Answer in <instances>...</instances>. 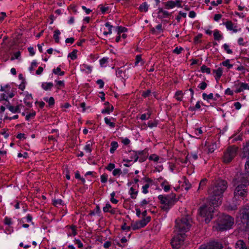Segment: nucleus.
<instances>
[{
  "label": "nucleus",
  "mask_w": 249,
  "mask_h": 249,
  "mask_svg": "<svg viewBox=\"0 0 249 249\" xmlns=\"http://www.w3.org/2000/svg\"><path fill=\"white\" fill-rule=\"evenodd\" d=\"M118 34H120V33H124L126 31L127 29L125 27H123L122 26H118Z\"/></svg>",
  "instance_id": "680f3d73"
},
{
  "label": "nucleus",
  "mask_w": 249,
  "mask_h": 249,
  "mask_svg": "<svg viewBox=\"0 0 249 249\" xmlns=\"http://www.w3.org/2000/svg\"><path fill=\"white\" fill-rule=\"evenodd\" d=\"M180 0H177L176 1L173 0H169L166 2V6L168 8H173L176 5V3H178V5H177V6L178 7H181Z\"/></svg>",
  "instance_id": "dca6fc26"
},
{
  "label": "nucleus",
  "mask_w": 249,
  "mask_h": 249,
  "mask_svg": "<svg viewBox=\"0 0 249 249\" xmlns=\"http://www.w3.org/2000/svg\"><path fill=\"white\" fill-rule=\"evenodd\" d=\"M99 8L100 9L102 13L105 14L108 12L109 7L108 6H104L102 5H100L99 6Z\"/></svg>",
  "instance_id": "58836bf2"
},
{
  "label": "nucleus",
  "mask_w": 249,
  "mask_h": 249,
  "mask_svg": "<svg viewBox=\"0 0 249 249\" xmlns=\"http://www.w3.org/2000/svg\"><path fill=\"white\" fill-rule=\"evenodd\" d=\"M234 223L233 218L229 215H222L218 219L216 228L223 231L230 229Z\"/></svg>",
  "instance_id": "20e7f679"
},
{
  "label": "nucleus",
  "mask_w": 249,
  "mask_h": 249,
  "mask_svg": "<svg viewBox=\"0 0 249 249\" xmlns=\"http://www.w3.org/2000/svg\"><path fill=\"white\" fill-rule=\"evenodd\" d=\"M242 222L246 224L247 227L249 229V206H247L240 211Z\"/></svg>",
  "instance_id": "9d476101"
},
{
  "label": "nucleus",
  "mask_w": 249,
  "mask_h": 249,
  "mask_svg": "<svg viewBox=\"0 0 249 249\" xmlns=\"http://www.w3.org/2000/svg\"><path fill=\"white\" fill-rule=\"evenodd\" d=\"M232 88L234 89L235 93H239L246 89L249 90V84L237 80L234 82Z\"/></svg>",
  "instance_id": "6e6552de"
},
{
  "label": "nucleus",
  "mask_w": 249,
  "mask_h": 249,
  "mask_svg": "<svg viewBox=\"0 0 249 249\" xmlns=\"http://www.w3.org/2000/svg\"><path fill=\"white\" fill-rule=\"evenodd\" d=\"M159 12L162 13V15L164 18L168 17L170 15L168 11L163 10L161 9L160 10Z\"/></svg>",
  "instance_id": "69168bd1"
},
{
  "label": "nucleus",
  "mask_w": 249,
  "mask_h": 249,
  "mask_svg": "<svg viewBox=\"0 0 249 249\" xmlns=\"http://www.w3.org/2000/svg\"><path fill=\"white\" fill-rule=\"evenodd\" d=\"M108 176L107 174H103L101 176V181L102 183H106L107 180Z\"/></svg>",
  "instance_id": "4d7b16f0"
},
{
  "label": "nucleus",
  "mask_w": 249,
  "mask_h": 249,
  "mask_svg": "<svg viewBox=\"0 0 249 249\" xmlns=\"http://www.w3.org/2000/svg\"><path fill=\"white\" fill-rule=\"evenodd\" d=\"M201 71L203 73L210 74L211 73V69L206 65H203L201 67Z\"/></svg>",
  "instance_id": "72a5a7b5"
},
{
  "label": "nucleus",
  "mask_w": 249,
  "mask_h": 249,
  "mask_svg": "<svg viewBox=\"0 0 249 249\" xmlns=\"http://www.w3.org/2000/svg\"><path fill=\"white\" fill-rule=\"evenodd\" d=\"M151 92V90H149V89H148L146 91H144L142 92V97H143L144 98H146V97H148L149 96V95H150Z\"/></svg>",
  "instance_id": "052dcab7"
},
{
  "label": "nucleus",
  "mask_w": 249,
  "mask_h": 249,
  "mask_svg": "<svg viewBox=\"0 0 249 249\" xmlns=\"http://www.w3.org/2000/svg\"><path fill=\"white\" fill-rule=\"evenodd\" d=\"M192 222L191 218L188 216L177 219L175 226L176 232L185 234L191 227Z\"/></svg>",
  "instance_id": "7ed1b4c3"
},
{
  "label": "nucleus",
  "mask_w": 249,
  "mask_h": 249,
  "mask_svg": "<svg viewBox=\"0 0 249 249\" xmlns=\"http://www.w3.org/2000/svg\"><path fill=\"white\" fill-rule=\"evenodd\" d=\"M175 194L167 196L159 195L158 199L160 200L161 209L165 211H168L175 204Z\"/></svg>",
  "instance_id": "39448f33"
},
{
  "label": "nucleus",
  "mask_w": 249,
  "mask_h": 249,
  "mask_svg": "<svg viewBox=\"0 0 249 249\" xmlns=\"http://www.w3.org/2000/svg\"><path fill=\"white\" fill-rule=\"evenodd\" d=\"M201 106H200V102L199 101H198L195 107H190L189 109V110L191 111H194L196 110V109H199L200 108Z\"/></svg>",
  "instance_id": "8fccbe9b"
},
{
  "label": "nucleus",
  "mask_w": 249,
  "mask_h": 249,
  "mask_svg": "<svg viewBox=\"0 0 249 249\" xmlns=\"http://www.w3.org/2000/svg\"><path fill=\"white\" fill-rule=\"evenodd\" d=\"M234 185H237L234 191V197L237 199L244 197L247 195V186L249 185V175L248 174H237L233 180Z\"/></svg>",
  "instance_id": "f03ea898"
},
{
  "label": "nucleus",
  "mask_w": 249,
  "mask_h": 249,
  "mask_svg": "<svg viewBox=\"0 0 249 249\" xmlns=\"http://www.w3.org/2000/svg\"><path fill=\"white\" fill-rule=\"evenodd\" d=\"M176 235L171 241L173 248L175 249H178L183 244L185 234L176 232Z\"/></svg>",
  "instance_id": "1a4fd4ad"
},
{
  "label": "nucleus",
  "mask_w": 249,
  "mask_h": 249,
  "mask_svg": "<svg viewBox=\"0 0 249 249\" xmlns=\"http://www.w3.org/2000/svg\"><path fill=\"white\" fill-rule=\"evenodd\" d=\"M161 186L163 190L165 192H169L171 189L170 185H169V183L166 180H164L161 183Z\"/></svg>",
  "instance_id": "412c9836"
},
{
  "label": "nucleus",
  "mask_w": 249,
  "mask_h": 249,
  "mask_svg": "<svg viewBox=\"0 0 249 249\" xmlns=\"http://www.w3.org/2000/svg\"><path fill=\"white\" fill-rule=\"evenodd\" d=\"M111 208V206L110 204L107 203L106 206L103 208V211L105 213L108 212Z\"/></svg>",
  "instance_id": "6e6d98bb"
},
{
  "label": "nucleus",
  "mask_w": 249,
  "mask_h": 249,
  "mask_svg": "<svg viewBox=\"0 0 249 249\" xmlns=\"http://www.w3.org/2000/svg\"><path fill=\"white\" fill-rule=\"evenodd\" d=\"M221 244L217 242H210L207 245H202L198 249H222Z\"/></svg>",
  "instance_id": "f8f14e48"
},
{
  "label": "nucleus",
  "mask_w": 249,
  "mask_h": 249,
  "mask_svg": "<svg viewBox=\"0 0 249 249\" xmlns=\"http://www.w3.org/2000/svg\"><path fill=\"white\" fill-rule=\"evenodd\" d=\"M227 182L225 180H216L208 190L210 203L215 206L220 204L223 194L227 189Z\"/></svg>",
  "instance_id": "f257e3e1"
},
{
  "label": "nucleus",
  "mask_w": 249,
  "mask_h": 249,
  "mask_svg": "<svg viewBox=\"0 0 249 249\" xmlns=\"http://www.w3.org/2000/svg\"><path fill=\"white\" fill-rule=\"evenodd\" d=\"M235 248L236 249H249L245 242L241 240L237 241L235 244Z\"/></svg>",
  "instance_id": "f3484780"
},
{
  "label": "nucleus",
  "mask_w": 249,
  "mask_h": 249,
  "mask_svg": "<svg viewBox=\"0 0 249 249\" xmlns=\"http://www.w3.org/2000/svg\"><path fill=\"white\" fill-rule=\"evenodd\" d=\"M237 147L234 146H229L224 153L223 161L229 163L235 157L237 154Z\"/></svg>",
  "instance_id": "0eeeda50"
},
{
  "label": "nucleus",
  "mask_w": 249,
  "mask_h": 249,
  "mask_svg": "<svg viewBox=\"0 0 249 249\" xmlns=\"http://www.w3.org/2000/svg\"><path fill=\"white\" fill-rule=\"evenodd\" d=\"M44 100L47 102L48 101L50 106H53L54 104V99L53 97H50L49 99L47 98H44Z\"/></svg>",
  "instance_id": "a18cd8bd"
},
{
  "label": "nucleus",
  "mask_w": 249,
  "mask_h": 249,
  "mask_svg": "<svg viewBox=\"0 0 249 249\" xmlns=\"http://www.w3.org/2000/svg\"><path fill=\"white\" fill-rule=\"evenodd\" d=\"M213 206L204 205L200 207L198 212L200 216L203 217L206 223H208L212 220L213 216L214 208Z\"/></svg>",
  "instance_id": "423d86ee"
},
{
  "label": "nucleus",
  "mask_w": 249,
  "mask_h": 249,
  "mask_svg": "<svg viewBox=\"0 0 249 249\" xmlns=\"http://www.w3.org/2000/svg\"><path fill=\"white\" fill-rule=\"evenodd\" d=\"M92 142L91 141H88L87 142L86 144L84 147V149L86 152L90 153L92 151Z\"/></svg>",
  "instance_id": "b1692460"
},
{
  "label": "nucleus",
  "mask_w": 249,
  "mask_h": 249,
  "mask_svg": "<svg viewBox=\"0 0 249 249\" xmlns=\"http://www.w3.org/2000/svg\"><path fill=\"white\" fill-rule=\"evenodd\" d=\"M234 93V89L231 90L230 88H227L225 91V94L226 95H233Z\"/></svg>",
  "instance_id": "864d4df0"
},
{
  "label": "nucleus",
  "mask_w": 249,
  "mask_h": 249,
  "mask_svg": "<svg viewBox=\"0 0 249 249\" xmlns=\"http://www.w3.org/2000/svg\"><path fill=\"white\" fill-rule=\"evenodd\" d=\"M148 8V5L146 2L142 3L139 7V10L141 12H147Z\"/></svg>",
  "instance_id": "7c9ffc66"
},
{
  "label": "nucleus",
  "mask_w": 249,
  "mask_h": 249,
  "mask_svg": "<svg viewBox=\"0 0 249 249\" xmlns=\"http://www.w3.org/2000/svg\"><path fill=\"white\" fill-rule=\"evenodd\" d=\"M150 216L143 217L142 220L132 224V229L136 230L143 228L150 222Z\"/></svg>",
  "instance_id": "9b49d317"
},
{
  "label": "nucleus",
  "mask_w": 249,
  "mask_h": 249,
  "mask_svg": "<svg viewBox=\"0 0 249 249\" xmlns=\"http://www.w3.org/2000/svg\"><path fill=\"white\" fill-rule=\"evenodd\" d=\"M207 86V84L205 82H202L199 84L198 88L202 90H204Z\"/></svg>",
  "instance_id": "5fc2aeb1"
},
{
  "label": "nucleus",
  "mask_w": 249,
  "mask_h": 249,
  "mask_svg": "<svg viewBox=\"0 0 249 249\" xmlns=\"http://www.w3.org/2000/svg\"><path fill=\"white\" fill-rule=\"evenodd\" d=\"M129 192L132 198H136L137 194L138 193V191H136L135 189H134L133 187H131Z\"/></svg>",
  "instance_id": "bb28decb"
},
{
  "label": "nucleus",
  "mask_w": 249,
  "mask_h": 249,
  "mask_svg": "<svg viewBox=\"0 0 249 249\" xmlns=\"http://www.w3.org/2000/svg\"><path fill=\"white\" fill-rule=\"evenodd\" d=\"M230 60L229 59H227L225 61H223L220 64V65L226 67L228 69H231L233 67V65L230 64Z\"/></svg>",
  "instance_id": "c85d7f7f"
},
{
  "label": "nucleus",
  "mask_w": 249,
  "mask_h": 249,
  "mask_svg": "<svg viewBox=\"0 0 249 249\" xmlns=\"http://www.w3.org/2000/svg\"><path fill=\"white\" fill-rule=\"evenodd\" d=\"M188 158H192L193 160H196L198 158L197 154L196 153H191L186 157V159H187Z\"/></svg>",
  "instance_id": "09e8293b"
},
{
  "label": "nucleus",
  "mask_w": 249,
  "mask_h": 249,
  "mask_svg": "<svg viewBox=\"0 0 249 249\" xmlns=\"http://www.w3.org/2000/svg\"><path fill=\"white\" fill-rule=\"evenodd\" d=\"M150 115L151 114L150 113H147V114H143L141 116L140 119L142 120H147L150 117Z\"/></svg>",
  "instance_id": "bf43d9fd"
},
{
  "label": "nucleus",
  "mask_w": 249,
  "mask_h": 249,
  "mask_svg": "<svg viewBox=\"0 0 249 249\" xmlns=\"http://www.w3.org/2000/svg\"><path fill=\"white\" fill-rule=\"evenodd\" d=\"M183 93L181 90L177 91L175 95V98L178 101H181L183 98Z\"/></svg>",
  "instance_id": "a878e982"
},
{
  "label": "nucleus",
  "mask_w": 249,
  "mask_h": 249,
  "mask_svg": "<svg viewBox=\"0 0 249 249\" xmlns=\"http://www.w3.org/2000/svg\"><path fill=\"white\" fill-rule=\"evenodd\" d=\"M56 82V86H57V88L59 89L60 88L64 87L65 84L64 81H55Z\"/></svg>",
  "instance_id": "49530a36"
},
{
  "label": "nucleus",
  "mask_w": 249,
  "mask_h": 249,
  "mask_svg": "<svg viewBox=\"0 0 249 249\" xmlns=\"http://www.w3.org/2000/svg\"><path fill=\"white\" fill-rule=\"evenodd\" d=\"M68 57H71L72 60H74L76 58V51L74 50L70 53L69 54Z\"/></svg>",
  "instance_id": "603ef678"
},
{
  "label": "nucleus",
  "mask_w": 249,
  "mask_h": 249,
  "mask_svg": "<svg viewBox=\"0 0 249 249\" xmlns=\"http://www.w3.org/2000/svg\"><path fill=\"white\" fill-rule=\"evenodd\" d=\"M115 168V164L113 163H109L107 165V166L106 167V169L108 170L109 171H111Z\"/></svg>",
  "instance_id": "774afa93"
},
{
  "label": "nucleus",
  "mask_w": 249,
  "mask_h": 249,
  "mask_svg": "<svg viewBox=\"0 0 249 249\" xmlns=\"http://www.w3.org/2000/svg\"><path fill=\"white\" fill-rule=\"evenodd\" d=\"M115 119L113 118H107V117L105 118V123L111 127H114L115 126V124L114 122H112L111 121H114Z\"/></svg>",
  "instance_id": "5701e85b"
},
{
  "label": "nucleus",
  "mask_w": 249,
  "mask_h": 249,
  "mask_svg": "<svg viewBox=\"0 0 249 249\" xmlns=\"http://www.w3.org/2000/svg\"><path fill=\"white\" fill-rule=\"evenodd\" d=\"M223 48L224 50L227 52L228 54H231L232 53V51L231 49H230L229 46L227 44H224L223 45Z\"/></svg>",
  "instance_id": "c03bdc74"
},
{
  "label": "nucleus",
  "mask_w": 249,
  "mask_h": 249,
  "mask_svg": "<svg viewBox=\"0 0 249 249\" xmlns=\"http://www.w3.org/2000/svg\"><path fill=\"white\" fill-rule=\"evenodd\" d=\"M246 157H248L247 161L245 165V169L246 173L245 174H248L249 175V156H246Z\"/></svg>",
  "instance_id": "37998d69"
},
{
  "label": "nucleus",
  "mask_w": 249,
  "mask_h": 249,
  "mask_svg": "<svg viewBox=\"0 0 249 249\" xmlns=\"http://www.w3.org/2000/svg\"><path fill=\"white\" fill-rule=\"evenodd\" d=\"M149 160L154 162H158L160 160V157L156 154H152L149 157Z\"/></svg>",
  "instance_id": "f704fd0d"
},
{
  "label": "nucleus",
  "mask_w": 249,
  "mask_h": 249,
  "mask_svg": "<svg viewBox=\"0 0 249 249\" xmlns=\"http://www.w3.org/2000/svg\"><path fill=\"white\" fill-rule=\"evenodd\" d=\"M53 72L55 74H57L60 76L63 75L65 73L64 71H61L60 67H57L56 69H54L53 70Z\"/></svg>",
  "instance_id": "2f4dec72"
},
{
  "label": "nucleus",
  "mask_w": 249,
  "mask_h": 249,
  "mask_svg": "<svg viewBox=\"0 0 249 249\" xmlns=\"http://www.w3.org/2000/svg\"><path fill=\"white\" fill-rule=\"evenodd\" d=\"M122 173V171L120 169H115L112 172V174L114 176H119Z\"/></svg>",
  "instance_id": "de8ad7c7"
},
{
  "label": "nucleus",
  "mask_w": 249,
  "mask_h": 249,
  "mask_svg": "<svg viewBox=\"0 0 249 249\" xmlns=\"http://www.w3.org/2000/svg\"><path fill=\"white\" fill-rule=\"evenodd\" d=\"M63 204V201L61 199H58L53 201V205L55 206L58 207Z\"/></svg>",
  "instance_id": "3c124183"
},
{
  "label": "nucleus",
  "mask_w": 249,
  "mask_h": 249,
  "mask_svg": "<svg viewBox=\"0 0 249 249\" xmlns=\"http://www.w3.org/2000/svg\"><path fill=\"white\" fill-rule=\"evenodd\" d=\"M53 38L55 40V42L57 43L59 42V36L60 35V31L58 29H56L54 31Z\"/></svg>",
  "instance_id": "393cba45"
},
{
  "label": "nucleus",
  "mask_w": 249,
  "mask_h": 249,
  "mask_svg": "<svg viewBox=\"0 0 249 249\" xmlns=\"http://www.w3.org/2000/svg\"><path fill=\"white\" fill-rule=\"evenodd\" d=\"M6 107L12 113H20V107L22 106V105H18L16 106V107L11 106L10 104V103L8 102V103L7 104H4Z\"/></svg>",
  "instance_id": "2eb2a0df"
},
{
  "label": "nucleus",
  "mask_w": 249,
  "mask_h": 249,
  "mask_svg": "<svg viewBox=\"0 0 249 249\" xmlns=\"http://www.w3.org/2000/svg\"><path fill=\"white\" fill-rule=\"evenodd\" d=\"M143 180L145 183L142 187V192L144 194H146L148 193V188L153 185V181L152 179L148 178H143Z\"/></svg>",
  "instance_id": "ddd939ff"
},
{
  "label": "nucleus",
  "mask_w": 249,
  "mask_h": 249,
  "mask_svg": "<svg viewBox=\"0 0 249 249\" xmlns=\"http://www.w3.org/2000/svg\"><path fill=\"white\" fill-rule=\"evenodd\" d=\"M113 106H111L110 107H106V108L104 109L103 110H102V113L103 114H105V113L109 114L111 112H112L113 111Z\"/></svg>",
  "instance_id": "4c0bfd02"
},
{
  "label": "nucleus",
  "mask_w": 249,
  "mask_h": 249,
  "mask_svg": "<svg viewBox=\"0 0 249 249\" xmlns=\"http://www.w3.org/2000/svg\"><path fill=\"white\" fill-rule=\"evenodd\" d=\"M214 38L215 40H219L222 38V35H221L218 31L215 30L213 33Z\"/></svg>",
  "instance_id": "c9c22d12"
},
{
  "label": "nucleus",
  "mask_w": 249,
  "mask_h": 249,
  "mask_svg": "<svg viewBox=\"0 0 249 249\" xmlns=\"http://www.w3.org/2000/svg\"><path fill=\"white\" fill-rule=\"evenodd\" d=\"M183 50V48L181 47L178 48L176 47L174 50L173 53L176 54H179L181 53V51Z\"/></svg>",
  "instance_id": "0e129e2a"
},
{
  "label": "nucleus",
  "mask_w": 249,
  "mask_h": 249,
  "mask_svg": "<svg viewBox=\"0 0 249 249\" xmlns=\"http://www.w3.org/2000/svg\"><path fill=\"white\" fill-rule=\"evenodd\" d=\"M203 133V131L201 128L196 129L194 130V134L196 135L197 136H199L200 135H201Z\"/></svg>",
  "instance_id": "e2e57ef3"
},
{
  "label": "nucleus",
  "mask_w": 249,
  "mask_h": 249,
  "mask_svg": "<svg viewBox=\"0 0 249 249\" xmlns=\"http://www.w3.org/2000/svg\"><path fill=\"white\" fill-rule=\"evenodd\" d=\"M131 228H132V226L131 227L127 226L126 225V223H124L123 224V225L121 226L122 230H123L124 231H129L131 230Z\"/></svg>",
  "instance_id": "13d9d810"
},
{
  "label": "nucleus",
  "mask_w": 249,
  "mask_h": 249,
  "mask_svg": "<svg viewBox=\"0 0 249 249\" xmlns=\"http://www.w3.org/2000/svg\"><path fill=\"white\" fill-rule=\"evenodd\" d=\"M20 52L19 51H18V52L15 53L14 54V57H12L11 58V60H13L14 59H18V57L20 56Z\"/></svg>",
  "instance_id": "338daca9"
},
{
  "label": "nucleus",
  "mask_w": 249,
  "mask_h": 249,
  "mask_svg": "<svg viewBox=\"0 0 249 249\" xmlns=\"http://www.w3.org/2000/svg\"><path fill=\"white\" fill-rule=\"evenodd\" d=\"M213 72L215 74V78L217 81L220 78L222 75L223 70L221 68H218L216 70H213Z\"/></svg>",
  "instance_id": "6ab92c4d"
},
{
  "label": "nucleus",
  "mask_w": 249,
  "mask_h": 249,
  "mask_svg": "<svg viewBox=\"0 0 249 249\" xmlns=\"http://www.w3.org/2000/svg\"><path fill=\"white\" fill-rule=\"evenodd\" d=\"M130 155H133L134 156V162H136L139 159V155H142L143 153V151H131L129 152Z\"/></svg>",
  "instance_id": "aec40b11"
},
{
  "label": "nucleus",
  "mask_w": 249,
  "mask_h": 249,
  "mask_svg": "<svg viewBox=\"0 0 249 249\" xmlns=\"http://www.w3.org/2000/svg\"><path fill=\"white\" fill-rule=\"evenodd\" d=\"M228 30L232 31L234 33L238 31L236 24H234L231 21L229 20L223 23Z\"/></svg>",
  "instance_id": "4468645a"
},
{
  "label": "nucleus",
  "mask_w": 249,
  "mask_h": 249,
  "mask_svg": "<svg viewBox=\"0 0 249 249\" xmlns=\"http://www.w3.org/2000/svg\"><path fill=\"white\" fill-rule=\"evenodd\" d=\"M53 86L52 82H44L42 83L41 87L45 90H50Z\"/></svg>",
  "instance_id": "a211bd4d"
},
{
  "label": "nucleus",
  "mask_w": 249,
  "mask_h": 249,
  "mask_svg": "<svg viewBox=\"0 0 249 249\" xmlns=\"http://www.w3.org/2000/svg\"><path fill=\"white\" fill-rule=\"evenodd\" d=\"M183 179L184 181L182 185V187L184 188L185 190L188 191L191 188V185L185 177H183Z\"/></svg>",
  "instance_id": "4be33fe9"
},
{
  "label": "nucleus",
  "mask_w": 249,
  "mask_h": 249,
  "mask_svg": "<svg viewBox=\"0 0 249 249\" xmlns=\"http://www.w3.org/2000/svg\"><path fill=\"white\" fill-rule=\"evenodd\" d=\"M30 99H32V97L31 95L27 96L24 100V103L28 107H31L32 105V102L27 101Z\"/></svg>",
  "instance_id": "ea45409f"
},
{
  "label": "nucleus",
  "mask_w": 249,
  "mask_h": 249,
  "mask_svg": "<svg viewBox=\"0 0 249 249\" xmlns=\"http://www.w3.org/2000/svg\"><path fill=\"white\" fill-rule=\"evenodd\" d=\"M207 181V180L206 178H203L201 180L199 183L198 190L202 189L203 188V187L206 185Z\"/></svg>",
  "instance_id": "a19ab883"
},
{
  "label": "nucleus",
  "mask_w": 249,
  "mask_h": 249,
  "mask_svg": "<svg viewBox=\"0 0 249 249\" xmlns=\"http://www.w3.org/2000/svg\"><path fill=\"white\" fill-rule=\"evenodd\" d=\"M244 155L245 157L249 156V141L247 143L246 146L244 148Z\"/></svg>",
  "instance_id": "e433bc0d"
},
{
  "label": "nucleus",
  "mask_w": 249,
  "mask_h": 249,
  "mask_svg": "<svg viewBox=\"0 0 249 249\" xmlns=\"http://www.w3.org/2000/svg\"><path fill=\"white\" fill-rule=\"evenodd\" d=\"M111 148L110 149V152L113 153L118 146V143L116 142L113 141L111 142Z\"/></svg>",
  "instance_id": "cd10ccee"
},
{
  "label": "nucleus",
  "mask_w": 249,
  "mask_h": 249,
  "mask_svg": "<svg viewBox=\"0 0 249 249\" xmlns=\"http://www.w3.org/2000/svg\"><path fill=\"white\" fill-rule=\"evenodd\" d=\"M149 202L150 201L148 200V199H144L140 203V206L143 209H145L146 208V206L149 204Z\"/></svg>",
  "instance_id": "473e14b6"
},
{
  "label": "nucleus",
  "mask_w": 249,
  "mask_h": 249,
  "mask_svg": "<svg viewBox=\"0 0 249 249\" xmlns=\"http://www.w3.org/2000/svg\"><path fill=\"white\" fill-rule=\"evenodd\" d=\"M36 115V112L35 111H33L32 112L30 113L29 114H27L26 116V119L27 121L30 120L31 119H33L35 117Z\"/></svg>",
  "instance_id": "79ce46f5"
},
{
  "label": "nucleus",
  "mask_w": 249,
  "mask_h": 249,
  "mask_svg": "<svg viewBox=\"0 0 249 249\" xmlns=\"http://www.w3.org/2000/svg\"><path fill=\"white\" fill-rule=\"evenodd\" d=\"M202 97L204 100L209 101L210 99H213V94L212 93L207 95L206 93L202 94Z\"/></svg>",
  "instance_id": "c756f323"
}]
</instances>
